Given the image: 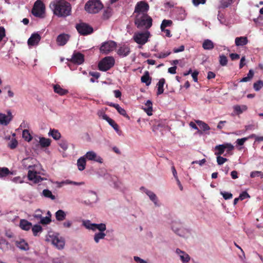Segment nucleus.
I'll list each match as a JSON object with an SVG mask.
<instances>
[{
  "instance_id": "f8f14e48",
  "label": "nucleus",
  "mask_w": 263,
  "mask_h": 263,
  "mask_svg": "<svg viewBox=\"0 0 263 263\" xmlns=\"http://www.w3.org/2000/svg\"><path fill=\"white\" fill-rule=\"evenodd\" d=\"M68 60L74 64L81 65L84 61V55L79 52H74L71 58Z\"/></svg>"
},
{
  "instance_id": "c756f323",
  "label": "nucleus",
  "mask_w": 263,
  "mask_h": 263,
  "mask_svg": "<svg viewBox=\"0 0 263 263\" xmlns=\"http://www.w3.org/2000/svg\"><path fill=\"white\" fill-rule=\"evenodd\" d=\"M145 107L144 110L146 112L148 116L152 115L153 111V104L152 102L150 100H147L145 104Z\"/></svg>"
},
{
  "instance_id": "9b49d317",
  "label": "nucleus",
  "mask_w": 263,
  "mask_h": 263,
  "mask_svg": "<svg viewBox=\"0 0 263 263\" xmlns=\"http://www.w3.org/2000/svg\"><path fill=\"white\" fill-rule=\"evenodd\" d=\"M34 166L32 165H29L28 166L25 165V167L29 169L28 173V179L33 181L35 183H37L42 181L43 178L40 176H38L36 171L31 170L33 168Z\"/></svg>"
},
{
  "instance_id": "20e7f679",
  "label": "nucleus",
  "mask_w": 263,
  "mask_h": 263,
  "mask_svg": "<svg viewBox=\"0 0 263 263\" xmlns=\"http://www.w3.org/2000/svg\"><path fill=\"white\" fill-rule=\"evenodd\" d=\"M115 64V60L112 57H106L99 62L98 68L101 71H106L112 68Z\"/></svg>"
},
{
  "instance_id": "423d86ee",
  "label": "nucleus",
  "mask_w": 263,
  "mask_h": 263,
  "mask_svg": "<svg viewBox=\"0 0 263 263\" xmlns=\"http://www.w3.org/2000/svg\"><path fill=\"white\" fill-rule=\"evenodd\" d=\"M45 13V6L41 0H37L32 9V13L36 17L43 18Z\"/></svg>"
},
{
  "instance_id": "412c9836",
  "label": "nucleus",
  "mask_w": 263,
  "mask_h": 263,
  "mask_svg": "<svg viewBox=\"0 0 263 263\" xmlns=\"http://www.w3.org/2000/svg\"><path fill=\"white\" fill-rule=\"evenodd\" d=\"M20 227L23 230L29 231L32 227V223L26 219H21Z\"/></svg>"
},
{
  "instance_id": "2f4dec72",
  "label": "nucleus",
  "mask_w": 263,
  "mask_h": 263,
  "mask_svg": "<svg viewBox=\"0 0 263 263\" xmlns=\"http://www.w3.org/2000/svg\"><path fill=\"white\" fill-rule=\"evenodd\" d=\"M9 175H13V173L10 172L8 168L6 167H0V178H4Z\"/></svg>"
},
{
  "instance_id": "8fccbe9b",
  "label": "nucleus",
  "mask_w": 263,
  "mask_h": 263,
  "mask_svg": "<svg viewBox=\"0 0 263 263\" xmlns=\"http://www.w3.org/2000/svg\"><path fill=\"white\" fill-rule=\"evenodd\" d=\"M116 109L117 110L118 112L120 115H122L123 116H124V117L126 118L127 119H129V117L126 114V110L124 108L121 107L119 106V105H118V107H117Z\"/></svg>"
},
{
  "instance_id": "393cba45",
  "label": "nucleus",
  "mask_w": 263,
  "mask_h": 263,
  "mask_svg": "<svg viewBox=\"0 0 263 263\" xmlns=\"http://www.w3.org/2000/svg\"><path fill=\"white\" fill-rule=\"evenodd\" d=\"M66 213L62 210H59L55 213V217L57 221H62L65 219Z\"/></svg>"
},
{
  "instance_id": "f257e3e1",
  "label": "nucleus",
  "mask_w": 263,
  "mask_h": 263,
  "mask_svg": "<svg viewBox=\"0 0 263 263\" xmlns=\"http://www.w3.org/2000/svg\"><path fill=\"white\" fill-rule=\"evenodd\" d=\"M49 7L58 17H65L71 14V5L64 0H54L50 3Z\"/></svg>"
},
{
  "instance_id": "7ed1b4c3",
  "label": "nucleus",
  "mask_w": 263,
  "mask_h": 263,
  "mask_svg": "<svg viewBox=\"0 0 263 263\" xmlns=\"http://www.w3.org/2000/svg\"><path fill=\"white\" fill-rule=\"evenodd\" d=\"M103 7L100 0H89L85 5V10L89 13L95 14L98 13Z\"/></svg>"
},
{
  "instance_id": "0eeeda50",
  "label": "nucleus",
  "mask_w": 263,
  "mask_h": 263,
  "mask_svg": "<svg viewBox=\"0 0 263 263\" xmlns=\"http://www.w3.org/2000/svg\"><path fill=\"white\" fill-rule=\"evenodd\" d=\"M46 240L51 241V243L58 249H62L65 245V241L62 237H59L57 235L49 234Z\"/></svg>"
},
{
  "instance_id": "864d4df0",
  "label": "nucleus",
  "mask_w": 263,
  "mask_h": 263,
  "mask_svg": "<svg viewBox=\"0 0 263 263\" xmlns=\"http://www.w3.org/2000/svg\"><path fill=\"white\" fill-rule=\"evenodd\" d=\"M18 145L17 141L15 139H12L8 144V146L12 149L15 148Z\"/></svg>"
},
{
  "instance_id": "a211bd4d",
  "label": "nucleus",
  "mask_w": 263,
  "mask_h": 263,
  "mask_svg": "<svg viewBox=\"0 0 263 263\" xmlns=\"http://www.w3.org/2000/svg\"><path fill=\"white\" fill-rule=\"evenodd\" d=\"M70 36L67 34H61L59 35L57 39V42L59 45H65L69 40Z\"/></svg>"
},
{
  "instance_id": "4d7b16f0",
  "label": "nucleus",
  "mask_w": 263,
  "mask_h": 263,
  "mask_svg": "<svg viewBox=\"0 0 263 263\" xmlns=\"http://www.w3.org/2000/svg\"><path fill=\"white\" fill-rule=\"evenodd\" d=\"M258 176H260L261 178H263V172L260 171H254L250 174V177L251 178H254Z\"/></svg>"
},
{
  "instance_id": "774afa93",
  "label": "nucleus",
  "mask_w": 263,
  "mask_h": 263,
  "mask_svg": "<svg viewBox=\"0 0 263 263\" xmlns=\"http://www.w3.org/2000/svg\"><path fill=\"white\" fill-rule=\"evenodd\" d=\"M135 261L138 263H147V262L138 256H134Z\"/></svg>"
},
{
  "instance_id": "473e14b6",
  "label": "nucleus",
  "mask_w": 263,
  "mask_h": 263,
  "mask_svg": "<svg viewBox=\"0 0 263 263\" xmlns=\"http://www.w3.org/2000/svg\"><path fill=\"white\" fill-rule=\"evenodd\" d=\"M39 143L42 147H47L50 146L51 140L44 137H41L40 138Z\"/></svg>"
},
{
  "instance_id": "72a5a7b5",
  "label": "nucleus",
  "mask_w": 263,
  "mask_h": 263,
  "mask_svg": "<svg viewBox=\"0 0 263 263\" xmlns=\"http://www.w3.org/2000/svg\"><path fill=\"white\" fill-rule=\"evenodd\" d=\"M248 107L246 105H235L234 106V110L237 115L242 114L243 111L247 110Z\"/></svg>"
},
{
  "instance_id": "c03bdc74",
  "label": "nucleus",
  "mask_w": 263,
  "mask_h": 263,
  "mask_svg": "<svg viewBox=\"0 0 263 263\" xmlns=\"http://www.w3.org/2000/svg\"><path fill=\"white\" fill-rule=\"evenodd\" d=\"M106 234L103 232H100L96 233L94 236V240L96 243H98L100 239H103Z\"/></svg>"
},
{
  "instance_id": "79ce46f5",
  "label": "nucleus",
  "mask_w": 263,
  "mask_h": 263,
  "mask_svg": "<svg viewBox=\"0 0 263 263\" xmlns=\"http://www.w3.org/2000/svg\"><path fill=\"white\" fill-rule=\"evenodd\" d=\"M173 25V21L170 20H163L160 26L161 30H164L167 27L171 26Z\"/></svg>"
},
{
  "instance_id": "ea45409f",
  "label": "nucleus",
  "mask_w": 263,
  "mask_h": 263,
  "mask_svg": "<svg viewBox=\"0 0 263 263\" xmlns=\"http://www.w3.org/2000/svg\"><path fill=\"white\" fill-rule=\"evenodd\" d=\"M43 231L42 227L39 224H35L32 227V231L34 236H38V233L42 232Z\"/></svg>"
},
{
  "instance_id": "052dcab7",
  "label": "nucleus",
  "mask_w": 263,
  "mask_h": 263,
  "mask_svg": "<svg viewBox=\"0 0 263 263\" xmlns=\"http://www.w3.org/2000/svg\"><path fill=\"white\" fill-rule=\"evenodd\" d=\"M60 146L64 151L66 150L68 148V144L66 141L61 140L59 143Z\"/></svg>"
},
{
  "instance_id": "338daca9",
  "label": "nucleus",
  "mask_w": 263,
  "mask_h": 263,
  "mask_svg": "<svg viewBox=\"0 0 263 263\" xmlns=\"http://www.w3.org/2000/svg\"><path fill=\"white\" fill-rule=\"evenodd\" d=\"M93 223H91L90 221L89 220H87L86 221H84L83 222V224L84 226L88 229H89V230H92L93 229V228L91 226V225Z\"/></svg>"
},
{
  "instance_id": "09e8293b",
  "label": "nucleus",
  "mask_w": 263,
  "mask_h": 263,
  "mask_svg": "<svg viewBox=\"0 0 263 263\" xmlns=\"http://www.w3.org/2000/svg\"><path fill=\"white\" fill-rule=\"evenodd\" d=\"M219 64L222 66H224L227 65L228 59L226 55L223 54L219 55Z\"/></svg>"
},
{
  "instance_id": "5fc2aeb1",
  "label": "nucleus",
  "mask_w": 263,
  "mask_h": 263,
  "mask_svg": "<svg viewBox=\"0 0 263 263\" xmlns=\"http://www.w3.org/2000/svg\"><path fill=\"white\" fill-rule=\"evenodd\" d=\"M51 221V218L50 217H42L40 220V223L42 224H48Z\"/></svg>"
},
{
  "instance_id": "a19ab883",
  "label": "nucleus",
  "mask_w": 263,
  "mask_h": 263,
  "mask_svg": "<svg viewBox=\"0 0 263 263\" xmlns=\"http://www.w3.org/2000/svg\"><path fill=\"white\" fill-rule=\"evenodd\" d=\"M215 149L217 152L215 153V154L217 156H220L223 154L225 151V147L223 144H220L216 145Z\"/></svg>"
},
{
  "instance_id": "e2e57ef3",
  "label": "nucleus",
  "mask_w": 263,
  "mask_h": 263,
  "mask_svg": "<svg viewBox=\"0 0 263 263\" xmlns=\"http://www.w3.org/2000/svg\"><path fill=\"white\" fill-rule=\"evenodd\" d=\"M250 195L246 191H244L241 193L239 196L240 200H243L246 198H250Z\"/></svg>"
},
{
  "instance_id": "2eb2a0df",
  "label": "nucleus",
  "mask_w": 263,
  "mask_h": 263,
  "mask_svg": "<svg viewBox=\"0 0 263 263\" xmlns=\"http://www.w3.org/2000/svg\"><path fill=\"white\" fill-rule=\"evenodd\" d=\"M84 157L89 160H93L101 163L103 162L102 158L100 156H97L93 151L87 152Z\"/></svg>"
},
{
  "instance_id": "5701e85b",
  "label": "nucleus",
  "mask_w": 263,
  "mask_h": 263,
  "mask_svg": "<svg viewBox=\"0 0 263 263\" xmlns=\"http://www.w3.org/2000/svg\"><path fill=\"white\" fill-rule=\"evenodd\" d=\"M176 225H177V223H174L172 226V229L174 232L179 236L184 237L185 234L186 230L181 227L178 228Z\"/></svg>"
},
{
  "instance_id": "6e6552de",
  "label": "nucleus",
  "mask_w": 263,
  "mask_h": 263,
  "mask_svg": "<svg viewBox=\"0 0 263 263\" xmlns=\"http://www.w3.org/2000/svg\"><path fill=\"white\" fill-rule=\"evenodd\" d=\"M149 5L145 1L138 2L135 6L134 14H147L149 10Z\"/></svg>"
},
{
  "instance_id": "9d476101",
  "label": "nucleus",
  "mask_w": 263,
  "mask_h": 263,
  "mask_svg": "<svg viewBox=\"0 0 263 263\" xmlns=\"http://www.w3.org/2000/svg\"><path fill=\"white\" fill-rule=\"evenodd\" d=\"M117 46V43L113 41H108L102 44L100 50L101 52L107 54L113 51Z\"/></svg>"
},
{
  "instance_id": "39448f33",
  "label": "nucleus",
  "mask_w": 263,
  "mask_h": 263,
  "mask_svg": "<svg viewBox=\"0 0 263 263\" xmlns=\"http://www.w3.org/2000/svg\"><path fill=\"white\" fill-rule=\"evenodd\" d=\"M150 36L151 34L148 31L142 32H136L133 36V39L137 44L143 45L148 42Z\"/></svg>"
},
{
  "instance_id": "aec40b11",
  "label": "nucleus",
  "mask_w": 263,
  "mask_h": 263,
  "mask_svg": "<svg viewBox=\"0 0 263 263\" xmlns=\"http://www.w3.org/2000/svg\"><path fill=\"white\" fill-rule=\"evenodd\" d=\"M130 52V48L128 46L123 45L118 49L117 53L120 56L126 57L129 54Z\"/></svg>"
},
{
  "instance_id": "49530a36",
  "label": "nucleus",
  "mask_w": 263,
  "mask_h": 263,
  "mask_svg": "<svg viewBox=\"0 0 263 263\" xmlns=\"http://www.w3.org/2000/svg\"><path fill=\"white\" fill-rule=\"evenodd\" d=\"M233 1L234 0H221L220 7L222 8H227L233 3Z\"/></svg>"
},
{
  "instance_id": "bf43d9fd",
  "label": "nucleus",
  "mask_w": 263,
  "mask_h": 263,
  "mask_svg": "<svg viewBox=\"0 0 263 263\" xmlns=\"http://www.w3.org/2000/svg\"><path fill=\"white\" fill-rule=\"evenodd\" d=\"M227 161L228 159L227 158H223L220 156H217V162L219 165H221Z\"/></svg>"
},
{
  "instance_id": "13d9d810",
  "label": "nucleus",
  "mask_w": 263,
  "mask_h": 263,
  "mask_svg": "<svg viewBox=\"0 0 263 263\" xmlns=\"http://www.w3.org/2000/svg\"><path fill=\"white\" fill-rule=\"evenodd\" d=\"M224 145V146L225 147V149H227V152L229 154L230 152H231L232 150L234 149V146L231 144V143H224L223 144Z\"/></svg>"
},
{
  "instance_id": "4468645a",
  "label": "nucleus",
  "mask_w": 263,
  "mask_h": 263,
  "mask_svg": "<svg viewBox=\"0 0 263 263\" xmlns=\"http://www.w3.org/2000/svg\"><path fill=\"white\" fill-rule=\"evenodd\" d=\"M97 200V194L93 191H89L86 196V199L84 201V203L86 204L89 205L96 202Z\"/></svg>"
},
{
  "instance_id": "0e129e2a",
  "label": "nucleus",
  "mask_w": 263,
  "mask_h": 263,
  "mask_svg": "<svg viewBox=\"0 0 263 263\" xmlns=\"http://www.w3.org/2000/svg\"><path fill=\"white\" fill-rule=\"evenodd\" d=\"M248 140V138H243L241 139H238L236 140V143L240 146L243 145L244 143Z\"/></svg>"
},
{
  "instance_id": "c9c22d12",
  "label": "nucleus",
  "mask_w": 263,
  "mask_h": 263,
  "mask_svg": "<svg viewBox=\"0 0 263 263\" xmlns=\"http://www.w3.org/2000/svg\"><path fill=\"white\" fill-rule=\"evenodd\" d=\"M196 123L203 132H205L210 129V126L206 123L201 120H197L196 121Z\"/></svg>"
},
{
  "instance_id": "4c0bfd02",
  "label": "nucleus",
  "mask_w": 263,
  "mask_h": 263,
  "mask_svg": "<svg viewBox=\"0 0 263 263\" xmlns=\"http://www.w3.org/2000/svg\"><path fill=\"white\" fill-rule=\"evenodd\" d=\"M145 193L148 196L150 199L156 205H158L157 204V197L156 195L152 191L146 190Z\"/></svg>"
},
{
  "instance_id": "58836bf2",
  "label": "nucleus",
  "mask_w": 263,
  "mask_h": 263,
  "mask_svg": "<svg viewBox=\"0 0 263 263\" xmlns=\"http://www.w3.org/2000/svg\"><path fill=\"white\" fill-rule=\"evenodd\" d=\"M18 263H34L33 259L27 257H20L17 258Z\"/></svg>"
},
{
  "instance_id": "bb28decb",
  "label": "nucleus",
  "mask_w": 263,
  "mask_h": 263,
  "mask_svg": "<svg viewBox=\"0 0 263 263\" xmlns=\"http://www.w3.org/2000/svg\"><path fill=\"white\" fill-rule=\"evenodd\" d=\"M151 80L152 79L149 76V72L148 71H146L141 78V82L145 83L146 86H149L151 84Z\"/></svg>"
},
{
  "instance_id": "f3484780",
  "label": "nucleus",
  "mask_w": 263,
  "mask_h": 263,
  "mask_svg": "<svg viewBox=\"0 0 263 263\" xmlns=\"http://www.w3.org/2000/svg\"><path fill=\"white\" fill-rule=\"evenodd\" d=\"M15 245L20 250L28 251L29 250V246L27 242L24 239H20L15 241Z\"/></svg>"
},
{
  "instance_id": "a878e982",
  "label": "nucleus",
  "mask_w": 263,
  "mask_h": 263,
  "mask_svg": "<svg viewBox=\"0 0 263 263\" xmlns=\"http://www.w3.org/2000/svg\"><path fill=\"white\" fill-rule=\"evenodd\" d=\"M86 164V158L84 156L81 157L77 161V166L79 171H83L85 168Z\"/></svg>"
},
{
  "instance_id": "b1692460",
  "label": "nucleus",
  "mask_w": 263,
  "mask_h": 263,
  "mask_svg": "<svg viewBox=\"0 0 263 263\" xmlns=\"http://www.w3.org/2000/svg\"><path fill=\"white\" fill-rule=\"evenodd\" d=\"M165 82V80L164 78H161L159 80V82L157 84V95L159 96L162 94L164 92V85Z\"/></svg>"
},
{
  "instance_id": "4be33fe9",
  "label": "nucleus",
  "mask_w": 263,
  "mask_h": 263,
  "mask_svg": "<svg viewBox=\"0 0 263 263\" xmlns=\"http://www.w3.org/2000/svg\"><path fill=\"white\" fill-rule=\"evenodd\" d=\"M248 40L246 36L237 37L235 40V43L237 46H244L248 44Z\"/></svg>"
},
{
  "instance_id": "e433bc0d",
  "label": "nucleus",
  "mask_w": 263,
  "mask_h": 263,
  "mask_svg": "<svg viewBox=\"0 0 263 263\" xmlns=\"http://www.w3.org/2000/svg\"><path fill=\"white\" fill-rule=\"evenodd\" d=\"M49 135L51 136L55 140H59L61 138V134L60 132L54 129H50Z\"/></svg>"
},
{
  "instance_id": "6e6d98bb",
  "label": "nucleus",
  "mask_w": 263,
  "mask_h": 263,
  "mask_svg": "<svg viewBox=\"0 0 263 263\" xmlns=\"http://www.w3.org/2000/svg\"><path fill=\"white\" fill-rule=\"evenodd\" d=\"M97 115L100 118H102L103 119L105 120H107L109 117L107 116V115L105 114L104 111L103 110H100L98 111Z\"/></svg>"
},
{
  "instance_id": "680f3d73",
  "label": "nucleus",
  "mask_w": 263,
  "mask_h": 263,
  "mask_svg": "<svg viewBox=\"0 0 263 263\" xmlns=\"http://www.w3.org/2000/svg\"><path fill=\"white\" fill-rule=\"evenodd\" d=\"M220 194L222 195L225 200L231 199L232 198V194L228 192H221Z\"/></svg>"
},
{
  "instance_id": "3c124183",
  "label": "nucleus",
  "mask_w": 263,
  "mask_h": 263,
  "mask_svg": "<svg viewBox=\"0 0 263 263\" xmlns=\"http://www.w3.org/2000/svg\"><path fill=\"white\" fill-rule=\"evenodd\" d=\"M263 87V82L259 80L253 84V88L256 91H259Z\"/></svg>"
},
{
  "instance_id": "1a4fd4ad",
  "label": "nucleus",
  "mask_w": 263,
  "mask_h": 263,
  "mask_svg": "<svg viewBox=\"0 0 263 263\" xmlns=\"http://www.w3.org/2000/svg\"><path fill=\"white\" fill-rule=\"evenodd\" d=\"M76 28L78 32L82 35L91 34L93 31L92 27L84 23L77 24Z\"/></svg>"
},
{
  "instance_id": "dca6fc26",
  "label": "nucleus",
  "mask_w": 263,
  "mask_h": 263,
  "mask_svg": "<svg viewBox=\"0 0 263 263\" xmlns=\"http://www.w3.org/2000/svg\"><path fill=\"white\" fill-rule=\"evenodd\" d=\"M41 39L40 35L37 33H33L28 40V44L29 46H34L39 44Z\"/></svg>"
},
{
  "instance_id": "f704fd0d",
  "label": "nucleus",
  "mask_w": 263,
  "mask_h": 263,
  "mask_svg": "<svg viewBox=\"0 0 263 263\" xmlns=\"http://www.w3.org/2000/svg\"><path fill=\"white\" fill-rule=\"evenodd\" d=\"M91 226L93 228L92 231H96L97 229L100 231V232H104L106 229V225L104 223L96 224L93 223Z\"/></svg>"
},
{
  "instance_id": "f03ea898",
  "label": "nucleus",
  "mask_w": 263,
  "mask_h": 263,
  "mask_svg": "<svg viewBox=\"0 0 263 263\" xmlns=\"http://www.w3.org/2000/svg\"><path fill=\"white\" fill-rule=\"evenodd\" d=\"M135 24L138 28L148 29L152 26V18L148 14H137L135 15Z\"/></svg>"
},
{
  "instance_id": "a18cd8bd",
  "label": "nucleus",
  "mask_w": 263,
  "mask_h": 263,
  "mask_svg": "<svg viewBox=\"0 0 263 263\" xmlns=\"http://www.w3.org/2000/svg\"><path fill=\"white\" fill-rule=\"evenodd\" d=\"M43 195L44 197L50 198L52 200L55 199V196L52 195V192L48 189H45L43 191Z\"/></svg>"
},
{
  "instance_id": "de8ad7c7",
  "label": "nucleus",
  "mask_w": 263,
  "mask_h": 263,
  "mask_svg": "<svg viewBox=\"0 0 263 263\" xmlns=\"http://www.w3.org/2000/svg\"><path fill=\"white\" fill-rule=\"evenodd\" d=\"M106 121L116 131H119V126L114 120L109 117Z\"/></svg>"
},
{
  "instance_id": "69168bd1",
  "label": "nucleus",
  "mask_w": 263,
  "mask_h": 263,
  "mask_svg": "<svg viewBox=\"0 0 263 263\" xmlns=\"http://www.w3.org/2000/svg\"><path fill=\"white\" fill-rule=\"evenodd\" d=\"M192 2L195 6H197L199 4H205L206 2V0H192Z\"/></svg>"
},
{
  "instance_id": "6ab92c4d",
  "label": "nucleus",
  "mask_w": 263,
  "mask_h": 263,
  "mask_svg": "<svg viewBox=\"0 0 263 263\" xmlns=\"http://www.w3.org/2000/svg\"><path fill=\"white\" fill-rule=\"evenodd\" d=\"M176 252L179 255L181 260L183 263H187L190 260V257L186 252L177 249Z\"/></svg>"
},
{
  "instance_id": "c85d7f7f",
  "label": "nucleus",
  "mask_w": 263,
  "mask_h": 263,
  "mask_svg": "<svg viewBox=\"0 0 263 263\" xmlns=\"http://www.w3.org/2000/svg\"><path fill=\"white\" fill-rule=\"evenodd\" d=\"M53 89H54V91L55 93H57L61 96H63V95H66L68 92V90L62 88L58 84L54 85L53 86Z\"/></svg>"
},
{
  "instance_id": "7c9ffc66",
  "label": "nucleus",
  "mask_w": 263,
  "mask_h": 263,
  "mask_svg": "<svg viewBox=\"0 0 263 263\" xmlns=\"http://www.w3.org/2000/svg\"><path fill=\"white\" fill-rule=\"evenodd\" d=\"M113 10L112 9L108 7L104 10L102 17L104 20L108 19L112 14Z\"/></svg>"
},
{
  "instance_id": "ddd939ff",
  "label": "nucleus",
  "mask_w": 263,
  "mask_h": 263,
  "mask_svg": "<svg viewBox=\"0 0 263 263\" xmlns=\"http://www.w3.org/2000/svg\"><path fill=\"white\" fill-rule=\"evenodd\" d=\"M13 116L10 110L7 111V115L0 113V124L7 125L12 120Z\"/></svg>"
},
{
  "instance_id": "37998d69",
  "label": "nucleus",
  "mask_w": 263,
  "mask_h": 263,
  "mask_svg": "<svg viewBox=\"0 0 263 263\" xmlns=\"http://www.w3.org/2000/svg\"><path fill=\"white\" fill-rule=\"evenodd\" d=\"M22 136L23 138L28 142L30 141L32 139V137L31 136L29 130L27 129H24L23 131Z\"/></svg>"
},
{
  "instance_id": "603ef678",
  "label": "nucleus",
  "mask_w": 263,
  "mask_h": 263,
  "mask_svg": "<svg viewBox=\"0 0 263 263\" xmlns=\"http://www.w3.org/2000/svg\"><path fill=\"white\" fill-rule=\"evenodd\" d=\"M171 53V51H167L166 52H160L159 53L155 54V57L159 59H163L167 57Z\"/></svg>"
},
{
  "instance_id": "cd10ccee",
  "label": "nucleus",
  "mask_w": 263,
  "mask_h": 263,
  "mask_svg": "<svg viewBox=\"0 0 263 263\" xmlns=\"http://www.w3.org/2000/svg\"><path fill=\"white\" fill-rule=\"evenodd\" d=\"M202 47L205 50H212L214 48V44L211 40L206 39L203 41Z\"/></svg>"
}]
</instances>
